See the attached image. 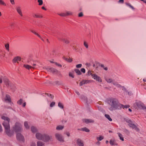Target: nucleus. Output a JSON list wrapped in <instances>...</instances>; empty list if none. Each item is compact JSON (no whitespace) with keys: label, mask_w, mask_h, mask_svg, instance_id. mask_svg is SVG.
Here are the masks:
<instances>
[{"label":"nucleus","mask_w":146,"mask_h":146,"mask_svg":"<svg viewBox=\"0 0 146 146\" xmlns=\"http://www.w3.org/2000/svg\"><path fill=\"white\" fill-rule=\"evenodd\" d=\"M16 137L17 140L20 142H24L25 141L24 136L20 133L17 134Z\"/></svg>","instance_id":"10"},{"label":"nucleus","mask_w":146,"mask_h":146,"mask_svg":"<svg viewBox=\"0 0 146 146\" xmlns=\"http://www.w3.org/2000/svg\"><path fill=\"white\" fill-rule=\"evenodd\" d=\"M48 96H49L51 98L53 99L54 96L51 94H46Z\"/></svg>","instance_id":"48"},{"label":"nucleus","mask_w":146,"mask_h":146,"mask_svg":"<svg viewBox=\"0 0 146 146\" xmlns=\"http://www.w3.org/2000/svg\"><path fill=\"white\" fill-rule=\"evenodd\" d=\"M0 5L5 6L6 4L2 0H0Z\"/></svg>","instance_id":"39"},{"label":"nucleus","mask_w":146,"mask_h":146,"mask_svg":"<svg viewBox=\"0 0 146 146\" xmlns=\"http://www.w3.org/2000/svg\"><path fill=\"white\" fill-rule=\"evenodd\" d=\"M3 131V129L1 124H0V133Z\"/></svg>","instance_id":"52"},{"label":"nucleus","mask_w":146,"mask_h":146,"mask_svg":"<svg viewBox=\"0 0 146 146\" xmlns=\"http://www.w3.org/2000/svg\"><path fill=\"white\" fill-rule=\"evenodd\" d=\"M54 63L56 66H59V67L61 66V65L60 64H58L57 63H56V62H54Z\"/></svg>","instance_id":"54"},{"label":"nucleus","mask_w":146,"mask_h":146,"mask_svg":"<svg viewBox=\"0 0 146 146\" xmlns=\"http://www.w3.org/2000/svg\"><path fill=\"white\" fill-rule=\"evenodd\" d=\"M124 121L127 123L128 125L132 129H134L137 132H139L140 131L139 128L136 125L129 119L126 118H124Z\"/></svg>","instance_id":"4"},{"label":"nucleus","mask_w":146,"mask_h":146,"mask_svg":"<svg viewBox=\"0 0 146 146\" xmlns=\"http://www.w3.org/2000/svg\"><path fill=\"white\" fill-rule=\"evenodd\" d=\"M35 66L36 64H33V66H31L28 64H24L23 65V67L28 70H29L30 69H34Z\"/></svg>","instance_id":"18"},{"label":"nucleus","mask_w":146,"mask_h":146,"mask_svg":"<svg viewBox=\"0 0 146 146\" xmlns=\"http://www.w3.org/2000/svg\"><path fill=\"white\" fill-rule=\"evenodd\" d=\"M117 134L120 139L122 141H124V138L122 134L119 132L117 133Z\"/></svg>","instance_id":"28"},{"label":"nucleus","mask_w":146,"mask_h":146,"mask_svg":"<svg viewBox=\"0 0 146 146\" xmlns=\"http://www.w3.org/2000/svg\"><path fill=\"white\" fill-rule=\"evenodd\" d=\"M65 134H66V135L68 137H70V133L68 131H66L65 133Z\"/></svg>","instance_id":"40"},{"label":"nucleus","mask_w":146,"mask_h":146,"mask_svg":"<svg viewBox=\"0 0 146 146\" xmlns=\"http://www.w3.org/2000/svg\"><path fill=\"white\" fill-rule=\"evenodd\" d=\"M55 137L56 139L58 141L61 142H64V140L62 135L58 133H56L55 134Z\"/></svg>","instance_id":"9"},{"label":"nucleus","mask_w":146,"mask_h":146,"mask_svg":"<svg viewBox=\"0 0 146 146\" xmlns=\"http://www.w3.org/2000/svg\"><path fill=\"white\" fill-rule=\"evenodd\" d=\"M80 72L83 73H84L85 72V70L84 68H82L80 70Z\"/></svg>","instance_id":"46"},{"label":"nucleus","mask_w":146,"mask_h":146,"mask_svg":"<svg viewBox=\"0 0 146 146\" xmlns=\"http://www.w3.org/2000/svg\"><path fill=\"white\" fill-rule=\"evenodd\" d=\"M82 98H83L86 104L88 105L92 102V100L90 99H88L86 97L82 96Z\"/></svg>","instance_id":"17"},{"label":"nucleus","mask_w":146,"mask_h":146,"mask_svg":"<svg viewBox=\"0 0 146 146\" xmlns=\"http://www.w3.org/2000/svg\"><path fill=\"white\" fill-rule=\"evenodd\" d=\"M24 126L27 129H29V126L28 123L27 121H25L24 123Z\"/></svg>","instance_id":"29"},{"label":"nucleus","mask_w":146,"mask_h":146,"mask_svg":"<svg viewBox=\"0 0 146 146\" xmlns=\"http://www.w3.org/2000/svg\"><path fill=\"white\" fill-rule=\"evenodd\" d=\"M127 94L129 96H131L133 95L132 92H127Z\"/></svg>","instance_id":"53"},{"label":"nucleus","mask_w":146,"mask_h":146,"mask_svg":"<svg viewBox=\"0 0 146 146\" xmlns=\"http://www.w3.org/2000/svg\"><path fill=\"white\" fill-rule=\"evenodd\" d=\"M5 47L6 49L8 51L9 50V45L8 44H6L5 45Z\"/></svg>","instance_id":"38"},{"label":"nucleus","mask_w":146,"mask_h":146,"mask_svg":"<svg viewBox=\"0 0 146 146\" xmlns=\"http://www.w3.org/2000/svg\"><path fill=\"white\" fill-rule=\"evenodd\" d=\"M93 71L91 70H89L88 72V76H91L93 78L99 82H102V80L101 78L96 75L93 74Z\"/></svg>","instance_id":"6"},{"label":"nucleus","mask_w":146,"mask_h":146,"mask_svg":"<svg viewBox=\"0 0 146 146\" xmlns=\"http://www.w3.org/2000/svg\"><path fill=\"white\" fill-rule=\"evenodd\" d=\"M84 46L86 48H88V44H87V43L85 41H84Z\"/></svg>","instance_id":"42"},{"label":"nucleus","mask_w":146,"mask_h":146,"mask_svg":"<svg viewBox=\"0 0 146 146\" xmlns=\"http://www.w3.org/2000/svg\"><path fill=\"white\" fill-rule=\"evenodd\" d=\"M90 82V80H84L80 83V85L81 86L84 84L89 83Z\"/></svg>","instance_id":"26"},{"label":"nucleus","mask_w":146,"mask_h":146,"mask_svg":"<svg viewBox=\"0 0 146 146\" xmlns=\"http://www.w3.org/2000/svg\"><path fill=\"white\" fill-rule=\"evenodd\" d=\"M82 65L81 64H79L76 65V67L77 68H80L81 67Z\"/></svg>","instance_id":"51"},{"label":"nucleus","mask_w":146,"mask_h":146,"mask_svg":"<svg viewBox=\"0 0 146 146\" xmlns=\"http://www.w3.org/2000/svg\"><path fill=\"white\" fill-rule=\"evenodd\" d=\"M104 70H107L108 68H107V67H105V68H104Z\"/></svg>","instance_id":"63"},{"label":"nucleus","mask_w":146,"mask_h":146,"mask_svg":"<svg viewBox=\"0 0 146 146\" xmlns=\"http://www.w3.org/2000/svg\"><path fill=\"white\" fill-rule=\"evenodd\" d=\"M81 131H85L87 132H88L90 131V130L86 127L81 128Z\"/></svg>","instance_id":"33"},{"label":"nucleus","mask_w":146,"mask_h":146,"mask_svg":"<svg viewBox=\"0 0 146 146\" xmlns=\"http://www.w3.org/2000/svg\"><path fill=\"white\" fill-rule=\"evenodd\" d=\"M31 131L33 133H36L38 132V129L36 127L34 126H32L31 127Z\"/></svg>","instance_id":"20"},{"label":"nucleus","mask_w":146,"mask_h":146,"mask_svg":"<svg viewBox=\"0 0 146 146\" xmlns=\"http://www.w3.org/2000/svg\"><path fill=\"white\" fill-rule=\"evenodd\" d=\"M1 118L4 120L2 125L4 127L6 134L8 136L11 137L14 134V131L17 133L22 131L23 129L22 126L19 123H16L13 127V130H11L10 129L9 124L11 121L10 118L4 115L2 116Z\"/></svg>","instance_id":"1"},{"label":"nucleus","mask_w":146,"mask_h":146,"mask_svg":"<svg viewBox=\"0 0 146 146\" xmlns=\"http://www.w3.org/2000/svg\"><path fill=\"white\" fill-rule=\"evenodd\" d=\"M4 99L5 101L8 102H11L10 96L9 95L6 94L4 98Z\"/></svg>","instance_id":"19"},{"label":"nucleus","mask_w":146,"mask_h":146,"mask_svg":"<svg viewBox=\"0 0 146 146\" xmlns=\"http://www.w3.org/2000/svg\"><path fill=\"white\" fill-rule=\"evenodd\" d=\"M105 79L108 83H110L112 82V84L115 87L119 88L120 90H122L123 91L127 90L126 88L123 86H121L120 84L118 83L117 82L113 81L112 79L109 78L105 77Z\"/></svg>","instance_id":"5"},{"label":"nucleus","mask_w":146,"mask_h":146,"mask_svg":"<svg viewBox=\"0 0 146 146\" xmlns=\"http://www.w3.org/2000/svg\"><path fill=\"white\" fill-rule=\"evenodd\" d=\"M42 140L45 142H48L52 141L51 136L49 135L44 133Z\"/></svg>","instance_id":"8"},{"label":"nucleus","mask_w":146,"mask_h":146,"mask_svg":"<svg viewBox=\"0 0 146 146\" xmlns=\"http://www.w3.org/2000/svg\"><path fill=\"white\" fill-rule=\"evenodd\" d=\"M106 144H108L109 143V141L108 140H106Z\"/></svg>","instance_id":"61"},{"label":"nucleus","mask_w":146,"mask_h":146,"mask_svg":"<svg viewBox=\"0 0 146 146\" xmlns=\"http://www.w3.org/2000/svg\"><path fill=\"white\" fill-rule=\"evenodd\" d=\"M64 41L66 44H68L69 42V41L68 39H64Z\"/></svg>","instance_id":"47"},{"label":"nucleus","mask_w":146,"mask_h":146,"mask_svg":"<svg viewBox=\"0 0 146 146\" xmlns=\"http://www.w3.org/2000/svg\"><path fill=\"white\" fill-rule=\"evenodd\" d=\"M58 106L60 108H61L62 109H64V107L62 103H61L60 102H59L58 103Z\"/></svg>","instance_id":"31"},{"label":"nucleus","mask_w":146,"mask_h":146,"mask_svg":"<svg viewBox=\"0 0 146 146\" xmlns=\"http://www.w3.org/2000/svg\"><path fill=\"white\" fill-rule=\"evenodd\" d=\"M44 68L46 69L47 71L54 74H56L58 72V71L56 69L53 68H51L50 67H45Z\"/></svg>","instance_id":"12"},{"label":"nucleus","mask_w":146,"mask_h":146,"mask_svg":"<svg viewBox=\"0 0 146 146\" xmlns=\"http://www.w3.org/2000/svg\"><path fill=\"white\" fill-rule=\"evenodd\" d=\"M12 4H14V0H10Z\"/></svg>","instance_id":"57"},{"label":"nucleus","mask_w":146,"mask_h":146,"mask_svg":"<svg viewBox=\"0 0 146 146\" xmlns=\"http://www.w3.org/2000/svg\"><path fill=\"white\" fill-rule=\"evenodd\" d=\"M21 58L19 56H16L13 59V62H14L18 63L19 61H21Z\"/></svg>","instance_id":"23"},{"label":"nucleus","mask_w":146,"mask_h":146,"mask_svg":"<svg viewBox=\"0 0 146 146\" xmlns=\"http://www.w3.org/2000/svg\"><path fill=\"white\" fill-rule=\"evenodd\" d=\"M69 76H70L73 78L74 77V76L72 72H70L69 73Z\"/></svg>","instance_id":"45"},{"label":"nucleus","mask_w":146,"mask_h":146,"mask_svg":"<svg viewBox=\"0 0 146 146\" xmlns=\"http://www.w3.org/2000/svg\"><path fill=\"white\" fill-rule=\"evenodd\" d=\"M125 130L126 132H129V131L127 129H125Z\"/></svg>","instance_id":"62"},{"label":"nucleus","mask_w":146,"mask_h":146,"mask_svg":"<svg viewBox=\"0 0 146 146\" xmlns=\"http://www.w3.org/2000/svg\"><path fill=\"white\" fill-rule=\"evenodd\" d=\"M26 105V103L25 102L24 103H23V107H25V106Z\"/></svg>","instance_id":"60"},{"label":"nucleus","mask_w":146,"mask_h":146,"mask_svg":"<svg viewBox=\"0 0 146 146\" xmlns=\"http://www.w3.org/2000/svg\"><path fill=\"white\" fill-rule=\"evenodd\" d=\"M83 16V14L82 13H80L79 15H78V16L79 17H82V16Z\"/></svg>","instance_id":"55"},{"label":"nucleus","mask_w":146,"mask_h":146,"mask_svg":"<svg viewBox=\"0 0 146 146\" xmlns=\"http://www.w3.org/2000/svg\"><path fill=\"white\" fill-rule=\"evenodd\" d=\"M143 80L144 82V85L145 86V85H146V78L143 79ZM144 88L146 90V87L145 86Z\"/></svg>","instance_id":"50"},{"label":"nucleus","mask_w":146,"mask_h":146,"mask_svg":"<svg viewBox=\"0 0 146 146\" xmlns=\"http://www.w3.org/2000/svg\"><path fill=\"white\" fill-rule=\"evenodd\" d=\"M42 9L43 10H46V9L44 7H42Z\"/></svg>","instance_id":"59"},{"label":"nucleus","mask_w":146,"mask_h":146,"mask_svg":"<svg viewBox=\"0 0 146 146\" xmlns=\"http://www.w3.org/2000/svg\"><path fill=\"white\" fill-rule=\"evenodd\" d=\"M55 103L54 102H51L50 104V107H54L55 105Z\"/></svg>","instance_id":"41"},{"label":"nucleus","mask_w":146,"mask_h":146,"mask_svg":"<svg viewBox=\"0 0 146 146\" xmlns=\"http://www.w3.org/2000/svg\"><path fill=\"white\" fill-rule=\"evenodd\" d=\"M75 71L76 73L78 75H81L82 74L80 71L78 69H75Z\"/></svg>","instance_id":"37"},{"label":"nucleus","mask_w":146,"mask_h":146,"mask_svg":"<svg viewBox=\"0 0 146 146\" xmlns=\"http://www.w3.org/2000/svg\"><path fill=\"white\" fill-rule=\"evenodd\" d=\"M109 142L110 144L111 145H117V144L115 143V139H110Z\"/></svg>","instance_id":"24"},{"label":"nucleus","mask_w":146,"mask_h":146,"mask_svg":"<svg viewBox=\"0 0 146 146\" xmlns=\"http://www.w3.org/2000/svg\"><path fill=\"white\" fill-rule=\"evenodd\" d=\"M83 122L86 124L93 123L94 122V120L91 119H82Z\"/></svg>","instance_id":"14"},{"label":"nucleus","mask_w":146,"mask_h":146,"mask_svg":"<svg viewBox=\"0 0 146 146\" xmlns=\"http://www.w3.org/2000/svg\"><path fill=\"white\" fill-rule=\"evenodd\" d=\"M125 4L127 6L129 7L131 9H134V8L133 6H132L131 4L128 3H126Z\"/></svg>","instance_id":"34"},{"label":"nucleus","mask_w":146,"mask_h":146,"mask_svg":"<svg viewBox=\"0 0 146 146\" xmlns=\"http://www.w3.org/2000/svg\"><path fill=\"white\" fill-rule=\"evenodd\" d=\"M100 143L98 141L96 143V144L98 145H99L100 144Z\"/></svg>","instance_id":"56"},{"label":"nucleus","mask_w":146,"mask_h":146,"mask_svg":"<svg viewBox=\"0 0 146 146\" xmlns=\"http://www.w3.org/2000/svg\"><path fill=\"white\" fill-rule=\"evenodd\" d=\"M123 0H119V3H123Z\"/></svg>","instance_id":"58"},{"label":"nucleus","mask_w":146,"mask_h":146,"mask_svg":"<svg viewBox=\"0 0 146 146\" xmlns=\"http://www.w3.org/2000/svg\"><path fill=\"white\" fill-rule=\"evenodd\" d=\"M136 108L140 109H146V107L140 101H136L133 105Z\"/></svg>","instance_id":"7"},{"label":"nucleus","mask_w":146,"mask_h":146,"mask_svg":"<svg viewBox=\"0 0 146 146\" xmlns=\"http://www.w3.org/2000/svg\"><path fill=\"white\" fill-rule=\"evenodd\" d=\"M44 133H41L38 132L35 135V137L38 140H42L43 139V137Z\"/></svg>","instance_id":"11"},{"label":"nucleus","mask_w":146,"mask_h":146,"mask_svg":"<svg viewBox=\"0 0 146 146\" xmlns=\"http://www.w3.org/2000/svg\"><path fill=\"white\" fill-rule=\"evenodd\" d=\"M16 9L17 12L19 15L21 16H23V14L22 11V9L21 7L18 6L16 7Z\"/></svg>","instance_id":"16"},{"label":"nucleus","mask_w":146,"mask_h":146,"mask_svg":"<svg viewBox=\"0 0 146 146\" xmlns=\"http://www.w3.org/2000/svg\"><path fill=\"white\" fill-rule=\"evenodd\" d=\"M129 107V106L128 105H123V106L122 108H128Z\"/></svg>","instance_id":"49"},{"label":"nucleus","mask_w":146,"mask_h":146,"mask_svg":"<svg viewBox=\"0 0 146 146\" xmlns=\"http://www.w3.org/2000/svg\"><path fill=\"white\" fill-rule=\"evenodd\" d=\"M22 101H23L21 99L19 100L17 102V104H19L21 105L22 103Z\"/></svg>","instance_id":"43"},{"label":"nucleus","mask_w":146,"mask_h":146,"mask_svg":"<svg viewBox=\"0 0 146 146\" xmlns=\"http://www.w3.org/2000/svg\"><path fill=\"white\" fill-rule=\"evenodd\" d=\"M63 58L65 60L69 62H71L72 61V59L70 58H67L65 56H64L63 57Z\"/></svg>","instance_id":"30"},{"label":"nucleus","mask_w":146,"mask_h":146,"mask_svg":"<svg viewBox=\"0 0 146 146\" xmlns=\"http://www.w3.org/2000/svg\"><path fill=\"white\" fill-rule=\"evenodd\" d=\"M143 2L144 3H146V0H144V1H143Z\"/></svg>","instance_id":"64"},{"label":"nucleus","mask_w":146,"mask_h":146,"mask_svg":"<svg viewBox=\"0 0 146 146\" xmlns=\"http://www.w3.org/2000/svg\"><path fill=\"white\" fill-rule=\"evenodd\" d=\"M32 33L35 34V35H36L38 36L43 41H44L45 40L48 43L49 42L48 40V39L46 38H45L44 37H43V36H42L39 35L38 33H36V32L34 31H32Z\"/></svg>","instance_id":"13"},{"label":"nucleus","mask_w":146,"mask_h":146,"mask_svg":"<svg viewBox=\"0 0 146 146\" xmlns=\"http://www.w3.org/2000/svg\"><path fill=\"white\" fill-rule=\"evenodd\" d=\"M58 14L61 16L64 17L71 15L72 12L69 11H66L65 13H60Z\"/></svg>","instance_id":"15"},{"label":"nucleus","mask_w":146,"mask_h":146,"mask_svg":"<svg viewBox=\"0 0 146 146\" xmlns=\"http://www.w3.org/2000/svg\"><path fill=\"white\" fill-rule=\"evenodd\" d=\"M33 17L34 18H41L42 17V16L40 15H38V14H34L33 15Z\"/></svg>","instance_id":"35"},{"label":"nucleus","mask_w":146,"mask_h":146,"mask_svg":"<svg viewBox=\"0 0 146 146\" xmlns=\"http://www.w3.org/2000/svg\"><path fill=\"white\" fill-rule=\"evenodd\" d=\"M105 116L106 118L108 119L110 121H111L112 119L110 117V116L108 114H106L105 115Z\"/></svg>","instance_id":"36"},{"label":"nucleus","mask_w":146,"mask_h":146,"mask_svg":"<svg viewBox=\"0 0 146 146\" xmlns=\"http://www.w3.org/2000/svg\"><path fill=\"white\" fill-rule=\"evenodd\" d=\"M64 128V126L63 125H57L56 127V129L57 130H62Z\"/></svg>","instance_id":"22"},{"label":"nucleus","mask_w":146,"mask_h":146,"mask_svg":"<svg viewBox=\"0 0 146 146\" xmlns=\"http://www.w3.org/2000/svg\"><path fill=\"white\" fill-rule=\"evenodd\" d=\"M104 139V137L101 135H100L96 137V139L97 141H102Z\"/></svg>","instance_id":"27"},{"label":"nucleus","mask_w":146,"mask_h":146,"mask_svg":"<svg viewBox=\"0 0 146 146\" xmlns=\"http://www.w3.org/2000/svg\"><path fill=\"white\" fill-rule=\"evenodd\" d=\"M3 80L4 84L8 87H10L12 90H15V86L11 84L7 78L3 75H0V83H1Z\"/></svg>","instance_id":"3"},{"label":"nucleus","mask_w":146,"mask_h":146,"mask_svg":"<svg viewBox=\"0 0 146 146\" xmlns=\"http://www.w3.org/2000/svg\"><path fill=\"white\" fill-rule=\"evenodd\" d=\"M108 103L110 106L109 109L111 111L119 110L122 108L123 105L120 104L116 99L111 98L107 101Z\"/></svg>","instance_id":"2"},{"label":"nucleus","mask_w":146,"mask_h":146,"mask_svg":"<svg viewBox=\"0 0 146 146\" xmlns=\"http://www.w3.org/2000/svg\"><path fill=\"white\" fill-rule=\"evenodd\" d=\"M44 143L42 141H38L36 142V146H44Z\"/></svg>","instance_id":"25"},{"label":"nucleus","mask_w":146,"mask_h":146,"mask_svg":"<svg viewBox=\"0 0 146 146\" xmlns=\"http://www.w3.org/2000/svg\"><path fill=\"white\" fill-rule=\"evenodd\" d=\"M77 143L78 146H84L83 141L80 139H77Z\"/></svg>","instance_id":"21"},{"label":"nucleus","mask_w":146,"mask_h":146,"mask_svg":"<svg viewBox=\"0 0 146 146\" xmlns=\"http://www.w3.org/2000/svg\"><path fill=\"white\" fill-rule=\"evenodd\" d=\"M38 2L39 3V5H41L43 3V1L42 0H38Z\"/></svg>","instance_id":"44"},{"label":"nucleus","mask_w":146,"mask_h":146,"mask_svg":"<svg viewBox=\"0 0 146 146\" xmlns=\"http://www.w3.org/2000/svg\"><path fill=\"white\" fill-rule=\"evenodd\" d=\"M30 146H36V142L34 141H32L30 143Z\"/></svg>","instance_id":"32"}]
</instances>
